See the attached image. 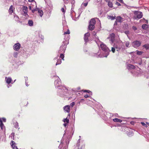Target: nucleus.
I'll return each instance as SVG.
<instances>
[{
  "label": "nucleus",
  "mask_w": 149,
  "mask_h": 149,
  "mask_svg": "<svg viewBox=\"0 0 149 149\" xmlns=\"http://www.w3.org/2000/svg\"><path fill=\"white\" fill-rule=\"evenodd\" d=\"M82 91L84 92H87L88 93H90L91 92V91L88 90H83Z\"/></svg>",
  "instance_id": "47"
},
{
  "label": "nucleus",
  "mask_w": 149,
  "mask_h": 149,
  "mask_svg": "<svg viewBox=\"0 0 149 149\" xmlns=\"http://www.w3.org/2000/svg\"><path fill=\"white\" fill-rule=\"evenodd\" d=\"M21 45L19 43L15 44L13 46V49L14 50L18 51Z\"/></svg>",
  "instance_id": "13"
},
{
  "label": "nucleus",
  "mask_w": 149,
  "mask_h": 149,
  "mask_svg": "<svg viewBox=\"0 0 149 149\" xmlns=\"http://www.w3.org/2000/svg\"><path fill=\"white\" fill-rule=\"evenodd\" d=\"M70 89L71 91H78L80 89V87H78L77 88L75 89Z\"/></svg>",
  "instance_id": "27"
},
{
  "label": "nucleus",
  "mask_w": 149,
  "mask_h": 149,
  "mask_svg": "<svg viewBox=\"0 0 149 149\" xmlns=\"http://www.w3.org/2000/svg\"><path fill=\"white\" fill-rule=\"evenodd\" d=\"M132 45L134 47L137 48L140 46V42L137 40L134 41L132 42Z\"/></svg>",
  "instance_id": "11"
},
{
  "label": "nucleus",
  "mask_w": 149,
  "mask_h": 149,
  "mask_svg": "<svg viewBox=\"0 0 149 149\" xmlns=\"http://www.w3.org/2000/svg\"><path fill=\"white\" fill-rule=\"evenodd\" d=\"M70 32L69 29L68 30V31L64 32V35H65V38L64 39V40L65 41V40L66 39V38L68 37H70V35H68L70 34ZM70 38V37H69V39Z\"/></svg>",
  "instance_id": "16"
},
{
  "label": "nucleus",
  "mask_w": 149,
  "mask_h": 149,
  "mask_svg": "<svg viewBox=\"0 0 149 149\" xmlns=\"http://www.w3.org/2000/svg\"><path fill=\"white\" fill-rule=\"evenodd\" d=\"M75 102H73L70 103L69 106H70V107H72L75 105Z\"/></svg>",
  "instance_id": "44"
},
{
  "label": "nucleus",
  "mask_w": 149,
  "mask_h": 149,
  "mask_svg": "<svg viewBox=\"0 0 149 149\" xmlns=\"http://www.w3.org/2000/svg\"><path fill=\"white\" fill-rule=\"evenodd\" d=\"M1 120H3V122H6V119L5 118H2V119H1Z\"/></svg>",
  "instance_id": "50"
},
{
  "label": "nucleus",
  "mask_w": 149,
  "mask_h": 149,
  "mask_svg": "<svg viewBox=\"0 0 149 149\" xmlns=\"http://www.w3.org/2000/svg\"><path fill=\"white\" fill-rule=\"evenodd\" d=\"M38 35L40 38L41 39H44L43 36L41 34V32L40 31H38Z\"/></svg>",
  "instance_id": "26"
},
{
  "label": "nucleus",
  "mask_w": 149,
  "mask_h": 149,
  "mask_svg": "<svg viewBox=\"0 0 149 149\" xmlns=\"http://www.w3.org/2000/svg\"><path fill=\"white\" fill-rule=\"evenodd\" d=\"M38 8H36L35 9H32L31 11L33 13H34L36 11H37L38 10Z\"/></svg>",
  "instance_id": "43"
},
{
  "label": "nucleus",
  "mask_w": 149,
  "mask_h": 149,
  "mask_svg": "<svg viewBox=\"0 0 149 149\" xmlns=\"http://www.w3.org/2000/svg\"><path fill=\"white\" fill-rule=\"evenodd\" d=\"M138 12L137 11H135L134 13L135 15L134 16V18L135 19H137V18L138 19H140V14H138Z\"/></svg>",
  "instance_id": "19"
},
{
  "label": "nucleus",
  "mask_w": 149,
  "mask_h": 149,
  "mask_svg": "<svg viewBox=\"0 0 149 149\" xmlns=\"http://www.w3.org/2000/svg\"><path fill=\"white\" fill-rule=\"evenodd\" d=\"M27 13V12H26V13H24V15H25L26 17L28 16V15Z\"/></svg>",
  "instance_id": "61"
},
{
  "label": "nucleus",
  "mask_w": 149,
  "mask_h": 149,
  "mask_svg": "<svg viewBox=\"0 0 149 149\" xmlns=\"http://www.w3.org/2000/svg\"><path fill=\"white\" fill-rule=\"evenodd\" d=\"M95 42L98 47L100 45L102 51L100 54V51L99 50L97 53L95 54L94 56L100 58L107 57L111 51L105 44L100 41L98 38L95 39Z\"/></svg>",
  "instance_id": "1"
},
{
  "label": "nucleus",
  "mask_w": 149,
  "mask_h": 149,
  "mask_svg": "<svg viewBox=\"0 0 149 149\" xmlns=\"http://www.w3.org/2000/svg\"><path fill=\"white\" fill-rule=\"evenodd\" d=\"M142 125H143L145 127H147V126L146 124L145 123L143 122H141V123Z\"/></svg>",
  "instance_id": "48"
},
{
  "label": "nucleus",
  "mask_w": 149,
  "mask_h": 149,
  "mask_svg": "<svg viewBox=\"0 0 149 149\" xmlns=\"http://www.w3.org/2000/svg\"><path fill=\"white\" fill-rule=\"evenodd\" d=\"M70 1L71 2V3L72 4V7H74V4L75 3V1L74 0H70Z\"/></svg>",
  "instance_id": "39"
},
{
  "label": "nucleus",
  "mask_w": 149,
  "mask_h": 149,
  "mask_svg": "<svg viewBox=\"0 0 149 149\" xmlns=\"http://www.w3.org/2000/svg\"><path fill=\"white\" fill-rule=\"evenodd\" d=\"M132 29L134 30V31H135L137 29V28H136V27L135 26H133L132 27Z\"/></svg>",
  "instance_id": "54"
},
{
  "label": "nucleus",
  "mask_w": 149,
  "mask_h": 149,
  "mask_svg": "<svg viewBox=\"0 0 149 149\" xmlns=\"http://www.w3.org/2000/svg\"><path fill=\"white\" fill-rule=\"evenodd\" d=\"M90 34V33L87 32L84 34V39L85 41L86 42L88 41V38L89 37Z\"/></svg>",
  "instance_id": "14"
},
{
  "label": "nucleus",
  "mask_w": 149,
  "mask_h": 149,
  "mask_svg": "<svg viewBox=\"0 0 149 149\" xmlns=\"http://www.w3.org/2000/svg\"><path fill=\"white\" fill-rule=\"evenodd\" d=\"M29 9L30 10H32V7L31 6H29Z\"/></svg>",
  "instance_id": "64"
},
{
  "label": "nucleus",
  "mask_w": 149,
  "mask_h": 149,
  "mask_svg": "<svg viewBox=\"0 0 149 149\" xmlns=\"http://www.w3.org/2000/svg\"><path fill=\"white\" fill-rule=\"evenodd\" d=\"M25 79V81H28V77H24Z\"/></svg>",
  "instance_id": "55"
},
{
  "label": "nucleus",
  "mask_w": 149,
  "mask_h": 149,
  "mask_svg": "<svg viewBox=\"0 0 149 149\" xmlns=\"http://www.w3.org/2000/svg\"><path fill=\"white\" fill-rule=\"evenodd\" d=\"M115 4L117 5H118V6H121V4L120 3H119L118 2L116 1V2Z\"/></svg>",
  "instance_id": "49"
},
{
  "label": "nucleus",
  "mask_w": 149,
  "mask_h": 149,
  "mask_svg": "<svg viewBox=\"0 0 149 149\" xmlns=\"http://www.w3.org/2000/svg\"><path fill=\"white\" fill-rule=\"evenodd\" d=\"M95 21L94 19H92L89 23L88 26V29L91 31L93 30L95 28Z\"/></svg>",
  "instance_id": "9"
},
{
  "label": "nucleus",
  "mask_w": 149,
  "mask_h": 149,
  "mask_svg": "<svg viewBox=\"0 0 149 149\" xmlns=\"http://www.w3.org/2000/svg\"><path fill=\"white\" fill-rule=\"evenodd\" d=\"M74 8V7H72V8H71V13L70 14V15L72 17H72H73V13H74V11L73 10Z\"/></svg>",
  "instance_id": "32"
},
{
  "label": "nucleus",
  "mask_w": 149,
  "mask_h": 149,
  "mask_svg": "<svg viewBox=\"0 0 149 149\" xmlns=\"http://www.w3.org/2000/svg\"><path fill=\"white\" fill-rule=\"evenodd\" d=\"M87 4H88V3H83L81 5H84V6L86 7L87 6Z\"/></svg>",
  "instance_id": "51"
},
{
  "label": "nucleus",
  "mask_w": 149,
  "mask_h": 149,
  "mask_svg": "<svg viewBox=\"0 0 149 149\" xmlns=\"http://www.w3.org/2000/svg\"><path fill=\"white\" fill-rule=\"evenodd\" d=\"M121 130L124 132L125 133L129 136H131L133 135V131L131 129H129L127 127L122 128Z\"/></svg>",
  "instance_id": "7"
},
{
  "label": "nucleus",
  "mask_w": 149,
  "mask_h": 149,
  "mask_svg": "<svg viewBox=\"0 0 149 149\" xmlns=\"http://www.w3.org/2000/svg\"><path fill=\"white\" fill-rule=\"evenodd\" d=\"M14 125L15 127L16 128H18L19 129V125H18V123L17 122H15L14 123Z\"/></svg>",
  "instance_id": "35"
},
{
  "label": "nucleus",
  "mask_w": 149,
  "mask_h": 149,
  "mask_svg": "<svg viewBox=\"0 0 149 149\" xmlns=\"http://www.w3.org/2000/svg\"><path fill=\"white\" fill-rule=\"evenodd\" d=\"M69 37H68L65 41H63L62 45L60 47L58 53H64L67 45L69 43Z\"/></svg>",
  "instance_id": "4"
},
{
  "label": "nucleus",
  "mask_w": 149,
  "mask_h": 149,
  "mask_svg": "<svg viewBox=\"0 0 149 149\" xmlns=\"http://www.w3.org/2000/svg\"><path fill=\"white\" fill-rule=\"evenodd\" d=\"M115 16H111L110 15L108 16L107 18L109 19H110L111 20H114L115 19Z\"/></svg>",
  "instance_id": "28"
},
{
  "label": "nucleus",
  "mask_w": 149,
  "mask_h": 149,
  "mask_svg": "<svg viewBox=\"0 0 149 149\" xmlns=\"http://www.w3.org/2000/svg\"><path fill=\"white\" fill-rule=\"evenodd\" d=\"M28 24L30 26H32L33 24V22L31 20H29L28 21Z\"/></svg>",
  "instance_id": "23"
},
{
  "label": "nucleus",
  "mask_w": 149,
  "mask_h": 149,
  "mask_svg": "<svg viewBox=\"0 0 149 149\" xmlns=\"http://www.w3.org/2000/svg\"><path fill=\"white\" fill-rule=\"evenodd\" d=\"M54 77H55L54 83L55 87L58 89L62 88H63L65 89V86L61 85V82L58 77L55 75H54Z\"/></svg>",
  "instance_id": "5"
},
{
  "label": "nucleus",
  "mask_w": 149,
  "mask_h": 149,
  "mask_svg": "<svg viewBox=\"0 0 149 149\" xmlns=\"http://www.w3.org/2000/svg\"><path fill=\"white\" fill-rule=\"evenodd\" d=\"M0 127L1 128V130H5V127L4 125L3 124V123L2 120H1V118H0Z\"/></svg>",
  "instance_id": "20"
},
{
  "label": "nucleus",
  "mask_w": 149,
  "mask_h": 149,
  "mask_svg": "<svg viewBox=\"0 0 149 149\" xmlns=\"http://www.w3.org/2000/svg\"><path fill=\"white\" fill-rule=\"evenodd\" d=\"M130 44V42L128 41H127L125 42V45L127 47H128Z\"/></svg>",
  "instance_id": "45"
},
{
  "label": "nucleus",
  "mask_w": 149,
  "mask_h": 149,
  "mask_svg": "<svg viewBox=\"0 0 149 149\" xmlns=\"http://www.w3.org/2000/svg\"><path fill=\"white\" fill-rule=\"evenodd\" d=\"M143 16V15L142 14V13L141 12H140V18L142 17Z\"/></svg>",
  "instance_id": "62"
},
{
  "label": "nucleus",
  "mask_w": 149,
  "mask_h": 149,
  "mask_svg": "<svg viewBox=\"0 0 149 149\" xmlns=\"http://www.w3.org/2000/svg\"><path fill=\"white\" fill-rule=\"evenodd\" d=\"M10 144L13 149H17V147L16 146L15 143V142L12 141Z\"/></svg>",
  "instance_id": "18"
},
{
  "label": "nucleus",
  "mask_w": 149,
  "mask_h": 149,
  "mask_svg": "<svg viewBox=\"0 0 149 149\" xmlns=\"http://www.w3.org/2000/svg\"><path fill=\"white\" fill-rule=\"evenodd\" d=\"M80 139H79L78 141L77 144L76 146L74 149H82V146H80Z\"/></svg>",
  "instance_id": "17"
},
{
  "label": "nucleus",
  "mask_w": 149,
  "mask_h": 149,
  "mask_svg": "<svg viewBox=\"0 0 149 149\" xmlns=\"http://www.w3.org/2000/svg\"><path fill=\"white\" fill-rule=\"evenodd\" d=\"M28 81H25V85L27 87L29 85V84H28Z\"/></svg>",
  "instance_id": "56"
},
{
  "label": "nucleus",
  "mask_w": 149,
  "mask_h": 149,
  "mask_svg": "<svg viewBox=\"0 0 149 149\" xmlns=\"http://www.w3.org/2000/svg\"><path fill=\"white\" fill-rule=\"evenodd\" d=\"M27 9L28 8L27 6H24L23 8V11L24 13H26V12H27Z\"/></svg>",
  "instance_id": "34"
},
{
  "label": "nucleus",
  "mask_w": 149,
  "mask_h": 149,
  "mask_svg": "<svg viewBox=\"0 0 149 149\" xmlns=\"http://www.w3.org/2000/svg\"><path fill=\"white\" fill-rule=\"evenodd\" d=\"M115 38V34L113 33L111 34L108 38L109 39L110 42L111 43H113V42Z\"/></svg>",
  "instance_id": "10"
},
{
  "label": "nucleus",
  "mask_w": 149,
  "mask_h": 149,
  "mask_svg": "<svg viewBox=\"0 0 149 149\" xmlns=\"http://www.w3.org/2000/svg\"><path fill=\"white\" fill-rule=\"evenodd\" d=\"M57 94L58 96L63 97L65 96H68L71 94L70 89H68L65 87V89L61 88L58 89L57 91Z\"/></svg>",
  "instance_id": "3"
},
{
  "label": "nucleus",
  "mask_w": 149,
  "mask_h": 149,
  "mask_svg": "<svg viewBox=\"0 0 149 149\" xmlns=\"http://www.w3.org/2000/svg\"><path fill=\"white\" fill-rule=\"evenodd\" d=\"M115 49H116V48L114 47V46H113V47H112L111 51L113 53H114L115 52Z\"/></svg>",
  "instance_id": "46"
},
{
  "label": "nucleus",
  "mask_w": 149,
  "mask_h": 149,
  "mask_svg": "<svg viewBox=\"0 0 149 149\" xmlns=\"http://www.w3.org/2000/svg\"><path fill=\"white\" fill-rule=\"evenodd\" d=\"M93 35L94 36V38L95 39H95H96L97 38H98V37L96 36V32H94L93 33Z\"/></svg>",
  "instance_id": "38"
},
{
  "label": "nucleus",
  "mask_w": 149,
  "mask_h": 149,
  "mask_svg": "<svg viewBox=\"0 0 149 149\" xmlns=\"http://www.w3.org/2000/svg\"><path fill=\"white\" fill-rule=\"evenodd\" d=\"M63 121L64 122H66L67 123H69V120L66 118L64 119Z\"/></svg>",
  "instance_id": "41"
},
{
  "label": "nucleus",
  "mask_w": 149,
  "mask_h": 149,
  "mask_svg": "<svg viewBox=\"0 0 149 149\" xmlns=\"http://www.w3.org/2000/svg\"><path fill=\"white\" fill-rule=\"evenodd\" d=\"M129 61L127 62V68L129 70H132V71H131V73L135 77H137L138 76L139 73V70L140 68L139 67L133 65L131 64H128Z\"/></svg>",
  "instance_id": "2"
},
{
  "label": "nucleus",
  "mask_w": 149,
  "mask_h": 149,
  "mask_svg": "<svg viewBox=\"0 0 149 149\" xmlns=\"http://www.w3.org/2000/svg\"><path fill=\"white\" fill-rule=\"evenodd\" d=\"M114 47L118 52L119 51H122L123 49H125V47L121 42H117L114 45Z\"/></svg>",
  "instance_id": "6"
},
{
  "label": "nucleus",
  "mask_w": 149,
  "mask_h": 149,
  "mask_svg": "<svg viewBox=\"0 0 149 149\" xmlns=\"http://www.w3.org/2000/svg\"><path fill=\"white\" fill-rule=\"evenodd\" d=\"M129 31H125V33L126 34L127 36L129 34Z\"/></svg>",
  "instance_id": "52"
},
{
  "label": "nucleus",
  "mask_w": 149,
  "mask_h": 149,
  "mask_svg": "<svg viewBox=\"0 0 149 149\" xmlns=\"http://www.w3.org/2000/svg\"><path fill=\"white\" fill-rule=\"evenodd\" d=\"M117 22H118L116 20L114 24V26L116 25L117 24Z\"/></svg>",
  "instance_id": "59"
},
{
  "label": "nucleus",
  "mask_w": 149,
  "mask_h": 149,
  "mask_svg": "<svg viewBox=\"0 0 149 149\" xmlns=\"http://www.w3.org/2000/svg\"><path fill=\"white\" fill-rule=\"evenodd\" d=\"M148 26L147 24H144L142 26V28L143 29L146 30L148 28Z\"/></svg>",
  "instance_id": "24"
},
{
  "label": "nucleus",
  "mask_w": 149,
  "mask_h": 149,
  "mask_svg": "<svg viewBox=\"0 0 149 149\" xmlns=\"http://www.w3.org/2000/svg\"><path fill=\"white\" fill-rule=\"evenodd\" d=\"M13 6L11 5L10 8L9 10V12L10 13H12L13 12Z\"/></svg>",
  "instance_id": "36"
},
{
  "label": "nucleus",
  "mask_w": 149,
  "mask_h": 149,
  "mask_svg": "<svg viewBox=\"0 0 149 149\" xmlns=\"http://www.w3.org/2000/svg\"><path fill=\"white\" fill-rule=\"evenodd\" d=\"M135 122H134V121H131L130 122V124L132 125H134V124H135Z\"/></svg>",
  "instance_id": "57"
},
{
  "label": "nucleus",
  "mask_w": 149,
  "mask_h": 149,
  "mask_svg": "<svg viewBox=\"0 0 149 149\" xmlns=\"http://www.w3.org/2000/svg\"><path fill=\"white\" fill-rule=\"evenodd\" d=\"M64 53H60V58H61L63 60H64V54H63Z\"/></svg>",
  "instance_id": "37"
},
{
  "label": "nucleus",
  "mask_w": 149,
  "mask_h": 149,
  "mask_svg": "<svg viewBox=\"0 0 149 149\" xmlns=\"http://www.w3.org/2000/svg\"><path fill=\"white\" fill-rule=\"evenodd\" d=\"M85 98H87L89 97V95L88 94H86L84 95Z\"/></svg>",
  "instance_id": "58"
},
{
  "label": "nucleus",
  "mask_w": 149,
  "mask_h": 149,
  "mask_svg": "<svg viewBox=\"0 0 149 149\" xmlns=\"http://www.w3.org/2000/svg\"><path fill=\"white\" fill-rule=\"evenodd\" d=\"M38 13L39 14L40 16L42 17L43 14V12L42 10H40L38 8Z\"/></svg>",
  "instance_id": "21"
},
{
  "label": "nucleus",
  "mask_w": 149,
  "mask_h": 149,
  "mask_svg": "<svg viewBox=\"0 0 149 149\" xmlns=\"http://www.w3.org/2000/svg\"><path fill=\"white\" fill-rule=\"evenodd\" d=\"M5 80L6 82L8 84H9L11 83L12 84L13 83H11L12 79L10 77H6L5 78Z\"/></svg>",
  "instance_id": "15"
},
{
  "label": "nucleus",
  "mask_w": 149,
  "mask_h": 149,
  "mask_svg": "<svg viewBox=\"0 0 149 149\" xmlns=\"http://www.w3.org/2000/svg\"><path fill=\"white\" fill-rule=\"evenodd\" d=\"M18 53L17 52H15L13 54V56L15 57L16 58L17 56Z\"/></svg>",
  "instance_id": "42"
},
{
  "label": "nucleus",
  "mask_w": 149,
  "mask_h": 149,
  "mask_svg": "<svg viewBox=\"0 0 149 149\" xmlns=\"http://www.w3.org/2000/svg\"><path fill=\"white\" fill-rule=\"evenodd\" d=\"M117 1H119L121 3H123V0H117Z\"/></svg>",
  "instance_id": "60"
},
{
  "label": "nucleus",
  "mask_w": 149,
  "mask_h": 149,
  "mask_svg": "<svg viewBox=\"0 0 149 149\" xmlns=\"http://www.w3.org/2000/svg\"><path fill=\"white\" fill-rule=\"evenodd\" d=\"M61 60L60 58H57V62L56 63V65H59L61 64Z\"/></svg>",
  "instance_id": "30"
},
{
  "label": "nucleus",
  "mask_w": 149,
  "mask_h": 149,
  "mask_svg": "<svg viewBox=\"0 0 149 149\" xmlns=\"http://www.w3.org/2000/svg\"><path fill=\"white\" fill-rule=\"evenodd\" d=\"M11 85H9V84L7 85V87L8 88H9L10 87H11Z\"/></svg>",
  "instance_id": "63"
},
{
  "label": "nucleus",
  "mask_w": 149,
  "mask_h": 149,
  "mask_svg": "<svg viewBox=\"0 0 149 149\" xmlns=\"http://www.w3.org/2000/svg\"><path fill=\"white\" fill-rule=\"evenodd\" d=\"M122 18L120 16H118L116 17V20L118 22L121 23L122 22Z\"/></svg>",
  "instance_id": "22"
},
{
  "label": "nucleus",
  "mask_w": 149,
  "mask_h": 149,
  "mask_svg": "<svg viewBox=\"0 0 149 149\" xmlns=\"http://www.w3.org/2000/svg\"><path fill=\"white\" fill-rule=\"evenodd\" d=\"M63 109L65 112L69 113L70 110V106L67 105L63 107Z\"/></svg>",
  "instance_id": "12"
},
{
  "label": "nucleus",
  "mask_w": 149,
  "mask_h": 149,
  "mask_svg": "<svg viewBox=\"0 0 149 149\" xmlns=\"http://www.w3.org/2000/svg\"><path fill=\"white\" fill-rule=\"evenodd\" d=\"M108 2V6L110 8H112L113 6V4L110 1H109L107 2Z\"/></svg>",
  "instance_id": "31"
},
{
  "label": "nucleus",
  "mask_w": 149,
  "mask_h": 149,
  "mask_svg": "<svg viewBox=\"0 0 149 149\" xmlns=\"http://www.w3.org/2000/svg\"><path fill=\"white\" fill-rule=\"evenodd\" d=\"M140 22H146L147 23H148V21L147 20H146L144 18H143L142 19L140 20Z\"/></svg>",
  "instance_id": "40"
},
{
  "label": "nucleus",
  "mask_w": 149,
  "mask_h": 149,
  "mask_svg": "<svg viewBox=\"0 0 149 149\" xmlns=\"http://www.w3.org/2000/svg\"><path fill=\"white\" fill-rule=\"evenodd\" d=\"M61 10L62 11V12L64 13H65V10L63 8H62L61 9Z\"/></svg>",
  "instance_id": "53"
},
{
  "label": "nucleus",
  "mask_w": 149,
  "mask_h": 149,
  "mask_svg": "<svg viewBox=\"0 0 149 149\" xmlns=\"http://www.w3.org/2000/svg\"><path fill=\"white\" fill-rule=\"evenodd\" d=\"M53 8V7L52 4L50 2H49L47 4L46 7L45 9L46 13L49 15H51Z\"/></svg>",
  "instance_id": "8"
},
{
  "label": "nucleus",
  "mask_w": 149,
  "mask_h": 149,
  "mask_svg": "<svg viewBox=\"0 0 149 149\" xmlns=\"http://www.w3.org/2000/svg\"><path fill=\"white\" fill-rule=\"evenodd\" d=\"M83 11V9L82 8H79V15L78 16V17L77 18H78L80 16L81 13Z\"/></svg>",
  "instance_id": "29"
},
{
  "label": "nucleus",
  "mask_w": 149,
  "mask_h": 149,
  "mask_svg": "<svg viewBox=\"0 0 149 149\" xmlns=\"http://www.w3.org/2000/svg\"><path fill=\"white\" fill-rule=\"evenodd\" d=\"M113 121H114L115 122H116L121 123L122 122V120L118 119L117 118H115L113 119Z\"/></svg>",
  "instance_id": "25"
},
{
  "label": "nucleus",
  "mask_w": 149,
  "mask_h": 149,
  "mask_svg": "<svg viewBox=\"0 0 149 149\" xmlns=\"http://www.w3.org/2000/svg\"><path fill=\"white\" fill-rule=\"evenodd\" d=\"M143 47L145 48L146 50L149 49V44H147L144 45Z\"/></svg>",
  "instance_id": "33"
}]
</instances>
